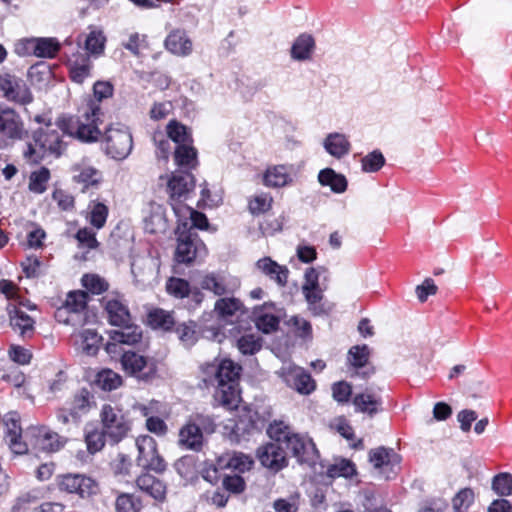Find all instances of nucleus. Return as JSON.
I'll return each mask as SVG.
<instances>
[{"label":"nucleus","instance_id":"36","mask_svg":"<svg viewBox=\"0 0 512 512\" xmlns=\"http://www.w3.org/2000/svg\"><path fill=\"white\" fill-rule=\"evenodd\" d=\"M272 308L273 304L266 303L255 308L253 312L256 327L266 334L276 331L279 326V317L270 311Z\"/></svg>","mask_w":512,"mask_h":512},{"label":"nucleus","instance_id":"13","mask_svg":"<svg viewBox=\"0 0 512 512\" xmlns=\"http://www.w3.org/2000/svg\"><path fill=\"white\" fill-rule=\"evenodd\" d=\"M57 485L61 491L76 493L81 498H88L98 493V483L91 477L83 474H66L57 478Z\"/></svg>","mask_w":512,"mask_h":512},{"label":"nucleus","instance_id":"50","mask_svg":"<svg viewBox=\"0 0 512 512\" xmlns=\"http://www.w3.org/2000/svg\"><path fill=\"white\" fill-rule=\"evenodd\" d=\"M174 159L178 166L194 167L197 163V152L192 143L177 146Z\"/></svg>","mask_w":512,"mask_h":512},{"label":"nucleus","instance_id":"64","mask_svg":"<svg viewBox=\"0 0 512 512\" xmlns=\"http://www.w3.org/2000/svg\"><path fill=\"white\" fill-rule=\"evenodd\" d=\"M369 354L367 345L353 346L348 352V360L354 367H363L368 361Z\"/></svg>","mask_w":512,"mask_h":512},{"label":"nucleus","instance_id":"45","mask_svg":"<svg viewBox=\"0 0 512 512\" xmlns=\"http://www.w3.org/2000/svg\"><path fill=\"white\" fill-rule=\"evenodd\" d=\"M166 132L169 139L176 143L177 146L192 143L188 128L176 120H171L167 124Z\"/></svg>","mask_w":512,"mask_h":512},{"label":"nucleus","instance_id":"14","mask_svg":"<svg viewBox=\"0 0 512 512\" xmlns=\"http://www.w3.org/2000/svg\"><path fill=\"white\" fill-rule=\"evenodd\" d=\"M369 460L376 472L388 480L396 475L401 457L391 448L378 447L369 452Z\"/></svg>","mask_w":512,"mask_h":512},{"label":"nucleus","instance_id":"10","mask_svg":"<svg viewBox=\"0 0 512 512\" xmlns=\"http://www.w3.org/2000/svg\"><path fill=\"white\" fill-rule=\"evenodd\" d=\"M24 126L20 115L11 107L0 104V150L11 141L20 139Z\"/></svg>","mask_w":512,"mask_h":512},{"label":"nucleus","instance_id":"55","mask_svg":"<svg viewBox=\"0 0 512 512\" xmlns=\"http://www.w3.org/2000/svg\"><path fill=\"white\" fill-rule=\"evenodd\" d=\"M167 228V220L161 206H157L145 220V229L150 233L163 232Z\"/></svg>","mask_w":512,"mask_h":512},{"label":"nucleus","instance_id":"7","mask_svg":"<svg viewBox=\"0 0 512 512\" xmlns=\"http://www.w3.org/2000/svg\"><path fill=\"white\" fill-rule=\"evenodd\" d=\"M35 147L31 145L28 151L25 152V157L32 161H37L38 157H34L37 154V147L42 154L50 153L59 156L64 150V143L61 140V136L56 128L53 127L52 123H47L46 126L39 128L34 132Z\"/></svg>","mask_w":512,"mask_h":512},{"label":"nucleus","instance_id":"38","mask_svg":"<svg viewBox=\"0 0 512 512\" xmlns=\"http://www.w3.org/2000/svg\"><path fill=\"white\" fill-rule=\"evenodd\" d=\"M315 42L311 35L301 34L291 47V57L298 61L309 60L313 54Z\"/></svg>","mask_w":512,"mask_h":512},{"label":"nucleus","instance_id":"8","mask_svg":"<svg viewBox=\"0 0 512 512\" xmlns=\"http://www.w3.org/2000/svg\"><path fill=\"white\" fill-rule=\"evenodd\" d=\"M0 95L20 105H27L33 101V95L26 82L6 71L0 72Z\"/></svg>","mask_w":512,"mask_h":512},{"label":"nucleus","instance_id":"52","mask_svg":"<svg viewBox=\"0 0 512 512\" xmlns=\"http://www.w3.org/2000/svg\"><path fill=\"white\" fill-rule=\"evenodd\" d=\"M89 216L88 220L92 226L97 229L102 228L108 216V208L105 204L97 201H92L89 204Z\"/></svg>","mask_w":512,"mask_h":512},{"label":"nucleus","instance_id":"46","mask_svg":"<svg viewBox=\"0 0 512 512\" xmlns=\"http://www.w3.org/2000/svg\"><path fill=\"white\" fill-rule=\"evenodd\" d=\"M95 404L94 396L86 389L78 391L73 398L71 406L72 415L87 413Z\"/></svg>","mask_w":512,"mask_h":512},{"label":"nucleus","instance_id":"35","mask_svg":"<svg viewBox=\"0 0 512 512\" xmlns=\"http://www.w3.org/2000/svg\"><path fill=\"white\" fill-rule=\"evenodd\" d=\"M74 338L77 349L87 356L97 354L102 340V337L92 329H84L75 334Z\"/></svg>","mask_w":512,"mask_h":512},{"label":"nucleus","instance_id":"11","mask_svg":"<svg viewBox=\"0 0 512 512\" xmlns=\"http://www.w3.org/2000/svg\"><path fill=\"white\" fill-rule=\"evenodd\" d=\"M138 450L137 463L144 469L162 472L166 468L163 458L157 450L155 439L149 435H140L136 439Z\"/></svg>","mask_w":512,"mask_h":512},{"label":"nucleus","instance_id":"33","mask_svg":"<svg viewBox=\"0 0 512 512\" xmlns=\"http://www.w3.org/2000/svg\"><path fill=\"white\" fill-rule=\"evenodd\" d=\"M137 487L150 495L157 501H164L166 498L167 487L165 483L151 474L144 473L136 479Z\"/></svg>","mask_w":512,"mask_h":512},{"label":"nucleus","instance_id":"61","mask_svg":"<svg viewBox=\"0 0 512 512\" xmlns=\"http://www.w3.org/2000/svg\"><path fill=\"white\" fill-rule=\"evenodd\" d=\"M82 285L93 294H100L107 290V282L96 274H86L82 277Z\"/></svg>","mask_w":512,"mask_h":512},{"label":"nucleus","instance_id":"54","mask_svg":"<svg viewBox=\"0 0 512 512\" xmlns=\"http://www.w3.org/2000/svg\"><path fill=\"white\" fill-rule=\"evenodd\" d=\"M148 322L154 328L169 330L174 325V317L168 311L155 309L149 313Z\"/></svg>","mask_w":512,"mask_h":512},{"label":"nucleus","instance_id":"63","mask_svg":"<svg viewBox=\"0 0 512 512\" xmlns=\"http://www.w3.org/2000/svg\"><path fill=\"white\" fill-rule=\"evenodd\" d=\"M299 499V493L291 494L287 498L275 500L273 508L276 512H297L299 509Z\"/></svg>","mask_w":512,"mask_h":512},{"label":"nucleus","instance_id":"9","mask_svg":"<svg viewBox=\"0 0 512 512\" xmlns=\"http://www.w3.org/2000/svg\"><path fill=\"white\" fill-rule=\"evenodd\" d=\"M160 261L149 253L133 255L131 272L135 284L148 287L157 282Z\"/></svg>","mask_w":512,"mask_h":512},{"label":"nucleus","instance_id":"53","mask_svg":"<svg viewBox=\"0 0 512 512\" xmlns=\"http://www.w3.org/2000/svg\"><path fill=\"white\" fill-rule=\"evenodd\" d=\"M354 464L346 459L337 460L335 463L327 467L326 474L329 478L351 477L355 474Z\"/></svg>","mask_w":512,"mask_h":512},{"label":"nucleus","instance_id":"28","mask_svg":"<svg viewBox=\"0 0 512 512\" xmlns=\"http://www.w3.org/2000/svg\"><path fill=\"white\" fill-rule=\"evenodd\" d=\"M214 311L218 318L226 323H231L233 318L244 314V306L241 301L234 297L220 298L215 302Z\"/></svg>","mask_w":512,"mask_h":512},{"label":"nucleus","instance_id":"2","mask_svg":"<svg viewBox=\"0 0 512 512\" xmlns=\"http://www.w3.org/2000/svg\"><path fill=\"white\" fill-rule=\"evenodd\" d=\"M100 105L94 101H89L83 107L79 119L72 118L60 122L59 127L70 136L76 137L83 142L97 141L100 136L98 124L100 121Z\"/></svg>","mask_w":512,"mask_h":512},{"label":"nucleus","instance_id":"39","mask_svg":"<svg viewBox=\"0 0 512 512\" xmlns=\"http://www.w3.org/2000/svg\"><path fill=\"white\" fill-rule=\"evenodd\" d=\"M353 404L357 411L373 416L379 411L382 401L376 394L365 391L355 395Z\"/></svg>","mask_w":512,"mask_h":512},{"label":"nucleus","instance_id":"51","mask_svg":"<svg viewBox=\"0 0 512 512\" xmlns=\"http://www.w3.org/2000/svg\"><path fill=\"white\" fill-rule=\"evenodd\" d=\"M492 490L501 497L512 495V474L501 472L492 478Z\"/></svg>","mask_w":512,"mask_h":512},{"label":"nucleus","instance_id":"42","mask_svg":"<svg viewBox=\"0 0 512 512\" xmlns=\"http://www.w3.org/2000/svg\"><path fill=\"white\" fill-rule=\"evenodd\" d=\"M174 213L179 220L189 217L192 222V227L205 230L209 226V222L205 214L198 212L189 206L174 204Z\"/></svg>","mask_w":512,"mask_h":512},{"label":"nucleus","instance_id":"37","mask_svg":"<svg viewBox=\"0 0 512 512\" xmlns=\"http://www.w3.org/2000/svg\"><path fill=\"white\" fill-rule=\"evenodd\" d=\"M69 69L71 79L81 84L90 76L91 62L88 56L81 53L73 54L69 59Z\"/></svg>","mask_w":512,"mask_h":512},{"label":"nucleus","instance_id":"59","mask_svg":"<svg viewBox=\"0 0 512 512\" xmlns=\"http://www.w3.org/2000/svg\"><path fill=\"white\" fill-rule=\"evenodd\" d=\"M273 198L268 193H260L253 196L249 201V210L252 214H263L270 210Z\"/></svg>","mask_w":512,"mask_h":512},{"label":"nucleus","instance_id":"17","mask_svg":"<svg viewBox=\"0 0 512 512\" xmlns=\"http://www.w3.org/2000/svg\"><path fill=\"white\" fill-rule=\"evenodd\" d=\"M59 48V42L54 38H33L19 41L15 51L19 55L33 54L37 57L52 58Z\"/></svg>","mask_w":512,"mask_h":512},{"label":"nucleus","instance_id":"47","mask_svg":"<svg viewBox=\"0 0 512 512\" xmlns=\"http://www.w3.org/2000/svg\"><path fill=\"white\" fill-rule=\"evenodd\" d=\"M95 383L102 390L111 391L121 386L122 378L111 369H103L97 373Z\"/></svg>","mask_w":512,"mask_h":512},{"label":"nucleus","instance_id":"30","mask_svg":"<svg viewBox=\"0 0 512 512\" xmlns=\"http://www.w3.org/2000/svg\"><path fill=\"white\" fill-rule=\"evenodd\" d=\"M214 399L219 405L229 410L237 408L240 402L238 383H229L226 381L225 383L221 382V384H217Z\"/></svg>","mask_w":512,"mask_h":512},{"label":"nucleus","instance_id":"49","mask_svg":"<svg viewBox=\"0 0 512 512\" xmlns=\"http://www.w3.org/2000/svg\"><path fill=\"white\" fill-rule=\"evenodd\" d=\"M0 381L15 388H20L24 386L26 377L17 367L8 365L6 361H4L0 372Z\"/></svg>","mask_w":512,"mask_h":512},{"label":"nucleus","instance_id":"21","mask_svg":"<svg viewBox=\"0 0 512 512\" xmlns=\"http://www.w3.org/2000/svg\"><path fill=\"white\" fill-rule=\"evenodd\" d=\"M5 427V442L9 446L10 450L16 455H23L28 452V442L26 441L24 434H22V428L19 424V420L16 415H9L4 421Z\"/></svg>","mask_w":512,"mask_h":512},{"label":"nucleus","instance_id":"26","mask_svg":"<svg viewBox=\"0 0 512 512\" xmlns=\"http://www.w3.org/2000/svg\"><path fill=\"white\" fill-rule=\"evenodd\" d=\"M104 306L112 325L121 326L130 322L129 310L120 296L105 297Z\"/></svg>","mask_w":512,"mask_h":512},{"label":"nucleus","instance_id":"60","mask_svg":"<svg viewBox=\"0 0 512 512\" xmlns=\"http://www.w3.org/2000/svg\"><path fill=\"white\" fill-rule=\"evenodd\" d=\"M267 434L271 439H274L276 443H287L289 437L292 436L293 433L291 432L289 426H287L284 422L280 421L270 424L267 429Z\"/></svg>","mask_w":512,"mask_h":512},{"label":"nucleus","instance_id":"1","mask_svg":"<svg viewBox=\"0 0 512 512\" xmlns=\"http://www.w3.org/2000/svg\"><path fill=\"white\" fill-rule=\"evenodd\" d=\"M0 292L5 295L8 300L6 307L9 315V322L12 329L22 337L32 333L35 321L26 313L21 311V307L34 310L35 305L21 295L20 289L12 282L6 279L0 280Z\"/></svg>","mask_w":512,"mask_h":512},{"label":"nucleus","instance_id":"27","mask_svg":"<svg viewBox=\"0 0 512 512\" xmlns=\"http://www.w3.org/2000/svg\"><path fill=\"white\" fill-rule=\"evenodd\" d=\"M199 285L202 289L211 291L217 296L231 293L239 286L237 282L229 283L224 276L213 272L202 275Z\"/></svg>","mask_w":512,"mask_h":512},{"label":"nucleus","instance_id":"31","mask_svg":"<svg viewBox=\"0 0 512 512\" xmlns=\"http://www.w3.org/2000/svg\"><path fill=\"white\" fill-rule=\"evenodd\" d=\"M219 469H231L238 472H245L251 469L253 460L249 455L242 452L231 451L222 454L217 459Z\"/></svg>","mask_w":512,"mask_h":512},{"label":"nucleus","instance_id":"29","mask_svg":"<svg viewBox=\"0 0 512 512\" xmlns=\"http://www.w3.org/2000/svg\"><path fill=\"white\" fill-rule=\"evenodd\" d=\"M166 49L177 56H188L193 50V43L184 30L171 31L165 39Z\"/></svg>","mask_w":512,"mask_h":512},{"label":"nucleus","instance_id":"20","mask_svg":"<svg viewBox=\"0 0 512 512\" xmlns=\"http://www.w3.org/2000/svg\"><path fill=\"white\" fill-rule=\"evenodd\" d=\"M121 364L128 374L139 379H148L156 371L153 361L132 351L123 353L121 357Z\"/></svg>","mask_w":512,"mask_h":512},{"label":"nucleus","instance_id":"58","mask_svg":"<svg viewBox=\"0 0 512 512\" xmlns=\"http://www.w3.org/2000/svg\"><path fill=\"white\" fill-rule=\"evenodd\" d=\"M385 164V158L380 151H372L361 159L362 170L366 173L379 171Z\"/></svg>","mask_w":512,"mask_h":512},{"label":"nucleus","instance_id":"16","mask_svg":"<svg viewBox=\"0 0 512 512\" xmlns=\"http://www.w3.org/2000/svg\"><path fill=\"white\" fill-rule=\"evenodd\" d=\"M195 186L194 176L188 172L173 173L167 182V192L170 204L174 210L175 205H183Z\"/></svg>","mask_w":512,"mask_h":512},{"label":"nucleus","instance_id":"4","mask_svg":"<svg viewBox=\"0 0 512 512\" xmlns=\"http://www.w3.org/2000/svg\"><path fill=\"white\" fill-rule=\"evenodd\" d=\"M103 142L106 154L116 160L127 158L133 147L131 132L121 124L111 125L104 134Z\"/></svg>","mask_w":512,"mask_h":512},{"label":"nucleus","instance_id":"57","mask_svg":"<svg viewBox=\"0 0 512 512\" xmlns=\"http://www.w3.org/2000/svg\"><path fill=\"white\" fill-rule=\"evenodd\" d=\"M115 507L117 512H140L142 505L137 497L123 493L117 497Z\"/></svg>","mask_w":512,"mask_h":512},{"label":"nucleus","instance_id":"5","mask_svg":"<svg viewBox=\"0 0 512 512\" xmlns=\"http://www.w3.org/2000/svg\"><path fill=\"white\" fill-rule=\"evenodd\" d=\"M24 437L28 442V451L31 449L36 452H56L60 450L65 440L44 425H31L26 428Z\"/></svg>","mask_w":512,"mask_h":512},{"label":"nucleus","instance_id":"22","mask_svg":"<svg viewBox=\"0 0 512 512\" xmlns=\"http://www.w3.org/2000/svg\"><path fill=\"white\" fill-rule=\"evenodd\" d=\"M73 181L81 184L83 189L97 187L102 181V172L91 161L83 158L72 166Z\"/></svg>","mask_w":512,"mask_h":512},{"label":"nucleus","instance_id":"23","mask_svg":"<svg viewBox=\"0 0 512 512\" xmlns=\"http://www.w3.org/2000/svg\"><path fill=\"white\" fill-rule=\"evenodd\" d=\"M287 448L301 463L312 464L317 457V450L313 441L300 434H292L289 437Z\"/></svg>","mask_w":512,"mask_h":512},{"label":"nucleus","instance_id":"15","mask_svg":"<svg viewBox=\"0 0 512 512\" xmlns=\"http://www.w3.org/2000/svg\"><path fill=\"white\" fill-rule=\"evenodd\" d=\"M206 253V247L197 235L191 233H181L179 235L175 250V260L178 263L190 264L198 257L205 256Z\"/></svg>","mask_w":512,"mask_h":512},{"label":"nucleus","instance_id":"43","mask_svg":"<svg viewBox=\"0 0 512 512\" xmlns=\"http://www.w3.org/2000/svg\"><path fill=\"white\" fill-rule=\"evenodd\" d=\"M106 37L102 30L93 28L85 36L84 48L94 57H99L103 54L105 49Z\"/></svg>","mask_w":512,"mask_h":512},{"label":"nucleus","instance_id":"48","mask_svg":"<svg viewBox=\"0 0 512 512\" xmlns=\"http://www.w3.org/2000/svg\"><path fill=\"white\" fill-rule=\"evenodd\" d=\"M87 297V293L84 291H71L67 294L63 305L80 319L81 313L87 305Z\"/></svg>","mask_w":512,"mask_h":512},{"label":"nucleus","instance_id":"19","mask_svg":"<svg viewBox=\"0 0 512 512\" xmlns=\"http://www.w3.org/2000/svg\"><path fill=\"white\" fill-rule=\"evenodd\" d=\"M297 177V169L293 164H277L268 166L263 174V184L269 188L291 186Z\"/></svg>","mask_w":512,"mask_h":512},{"label":"nucleus","instance_id":"56","mask_svg":"<svg viewBox=\"0 0 512 512\" xmlns=\"http://www.w3.org/2000/svg\"><path fill=\"white\" fill-rule=\"evenodd\" d=\"M166 291L175 298L183 299L190 293V284L185 279L171 277L166 282Z\"/></svg>","mask_w":512,"mask_h":512},{"label":"nucleus","instance_id":"3","mask_svg":"<svg viewBox=\"0 0 512 512\" xmlns=\"http://www.w3.org/2000/svg\"><path fill=\"white\" fill-rule=\"evenodd\" d=\"M100 420L104 434L115 443L125 438L131 430L130 420L118 405H103Z\"/></svg>","mask_w":512,"mask_h":512},{"label":"nucleus","instance_id":"41","mask_svg":"<svg viewBox=\"0 0 512 512\" xmlns=\"http://www.w3.org/2000/svg\"><path fill=\"white\" fill-rule=\"evenodd\" d=\"M302 293L308 304V309L313 315L327 314L331 310V307L326 306L323 302L324 295L321 288L308 289L307 287H302Z\"/></svg>","mask_w":512,"mask_h":512},{"label":"nucleus","instance_id":"34","mask_svg":"<svg viewBox=\"0 0 512 512\" xmlns=\"http://www.w3.org/2000/svg\"><path fill=\"white\" fill-rule=\"evenodd\" d=\"M257 269L275 281L280 286H285L288 280L289 270L286 266L279 265L269 257H264L257 261Z\"/></svg>","mask_w":512,"mask_h":512},{"label":"nucleus","instance_id":"32","mask_svg":"<svg viewBox=\"0 0 512 512\" xmlns=\"http://www.w3.org/2000/svg\"><path fill=\"white\" fill-rule=\"evenodd\" d=\"M323 147L329 155L341 159L349 154L351 143L345 134L333 132L324 138Z\"/></svg>","mask_w":512,"mask_h":512},{"label":"nucleus","instance_id":"24","mask_svg":"<svg viewBox=\"0 0 512 512\" xmlns=\"http://www.w3.org/2000/svg\"><path fill=\"white\" fill-rule=\"evenodd\" d=\"M257 456L263 466L275 472L287 465L285 452L278 443L261 446L257 451Z\"/></svg>","mask_w":512,"mask_h":512},{"label":"nucleus","instance_id":"6","mask_svg":"<svg viewBox=\"0 0 512 512\" xmlns=\"http://www.w3.org/2000/svg\"><path fill=\"white\" fill-rule=\"evenodd\" d=\"M240 372L241 366L228 358L216 359L201 366L202 380L207 386L226 381L238 383Z\"/></svg>","mask_w":512,"mask_h":512},{"label":"nucleus","instance_id":"62","mask_svg":"<svg viewBox=\"0 0 512 512\" xmlns=\"http://www.w3.org/2000/svg\"><path fill=\"white\" fill-rule=\"evenodd\" d=\"M104 431H98L96 429L88 432L85 436V442L87 450L90 454H95L102 450L105 445Z\"/></svg>","mask_w":512,"mask_h":512},{"label":"nucleus","instance_id":"18","mask_svg":"<svg viewBox=\"0 0 512 512\" xmlns=\"http://www.w3.org/2000/svg\"><path fill=\"white\" fill-rule=\"evenodd\" d=\"M279 374L289 387L300 394H310L316 388L311 376L299 366L286 364L280 369Z\"/></svg>","mask_w":512,"mask_h":512},{"label":"nucleus","instance_id":"44","mask_svg":"<svg viewBox=\"0 0 512 512\" xmlns=\"http://www.w3.org/2000/svg\"><path fill=\"white\" fill-rule=\"evenodd\" d=\"M50 177V171L46 167L32 171L29 176V191L34 194H43L47 190Z\"/></svg>","mask_w":512,"mask_h":512},{"label":"nucleus","instance_id":"40","mask_svg":"<svg viewBox=\"0 0 512 512\" xmlns=\"http://www.w3.org/2000/svg\"><path fill=\"white\" fill-rule=\"evenodd\" d=\"M318 181L322 186H329L334 193H343L347 189L345 176L336 173L332 168L322 169L318 174Z\"/></svg>","mask_w":512,"mask_h":512},{"label":"nucleus","instance_id":"12","mask_svg":"<svg viewBox=\"0 0 512 512\" xmlns=\"http://www.w3.org/2000/svg\"><path fill=\"white\" fill-rule=\"evenodd\" d=\"M208 422L210 418L202 414L191 416L179 430L178 444L185 449L200 450L203 444L201 426H205Z\"/></svg>","mask_w":512,"mask_h":512},{"label":"nucleus","instance_id":"25","mask_svg":"<svg viewBox=\"0 0 512 512\" xmlns=\"http://www.w3.org/2000/svg\"><path fill=\"white\" fill-rule=\"evenodd\" d=\"M120 327V330H114L110 334V342L105 347L109 354L116 353L119 344L134 345L141 339L142 333L138 326L127 323Z\"/></svg>","mask_w":512,"mask_h":512}]
</instances>
